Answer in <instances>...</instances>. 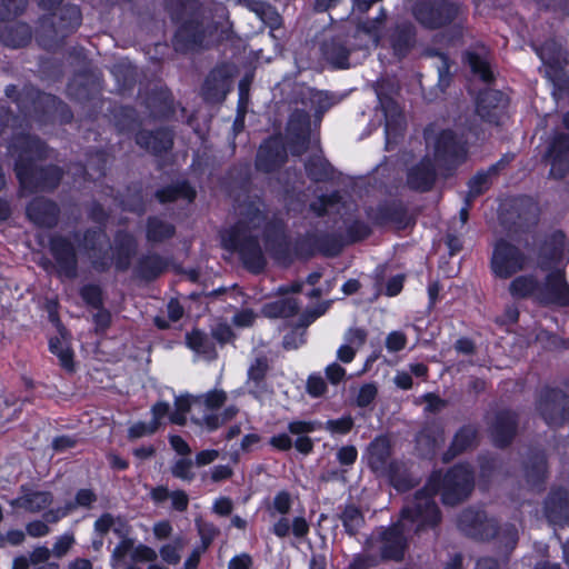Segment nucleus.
<instances>
[{
    "mask_svg": "<svg viewBox=\"0 0 569 569\" xmlns=\"http://www.w3.org/2000/svg\"><path fill=\"white\" fill-rule=\"evenodd\" d=\"M517 420L511 411H500L491 422L490 432L496 446L505 447L516 435Z\"/></svg>",
    "mask_w": 569,
    "mask_h": 569,
    "instance_id": "5701e85b",
    "label": "nucleus"
},
{
    "mask_svg": "<svg viewBox=\"0 0 569 569\" xmlns=\"http://www.w3.org/2000/svg\"><path fill=\"white\" fill-rule=\"evenodd\" d=\"M478 441V429L472 425L463 426L455 435L448 452L445 455V460L448 461L455 456L463 452L476 446Z\"/></svg>",
    "mask_w": 569,
    "mask_h": 569,
    "instance_id": "c85d7f7f",
    "label": "nucleus"
},
{
    "mask_svg": "<svg viewBox=\"0 0 569 569\" xmlns=\"http://www.w3.org/2000/svg\"><path fill=\"white\" fill-rule=\"evenodd\" d=\"M171 473L174 478L183 481H192L194 479L193 462L189 458H181L171 466Z\"/></svg>",
    "mask_w": 569,
    "mask_h": 569,
    "instance_id": "5fc2aeb1",
    "label": "nucleus"
},
{
    "mask_svg": "<svg viewBox=\"0 0 569 569\" xmlns=\"http://www.w3.org/2000/svg\"><path fill=\"white\" fill-rule=\"evenodd\" d=\"M339 517L346 532L350 536H355L365 523L361 510L355 505L345 506Z\"/></svg>",
    "mask_w": 569,
    "mask_h": 569,
    "instance_id": "c03bdc74",
    "label": "nucleus"
},
{
    "mask_svg": "<svg viewBox=\"0 0 569 569\" xmlns=\"http://www.w3.org/2000/svg\"><path fill=\"white\" fill-rule=\"evenodd\" d=\"M168 268L167 260L157 254L148 253L139 258L136 266V274L143 280H154Z\"/></svg>",
    "mask_w": 569,
    "mask_h": 569,
    "instance_id": "bb28decb",
    "label": "nucleus"
},
{
    "mask_svg": "<svg viewBox=\"0 0 569 569\" xmlns=\"http://www.w3.org/2000/svg\"><path fill=\"white\" fill-rule=\"evenodd\" d=\"M436 181V168L431 159L426 157L412 167L407 176L408 186L418 191H428Z\"/></svg>",
    "mask_w": 569,
    "mask_h": 569,
    "instance_id": "b1692460",
    "label": "nucleus"
},
{
    "mask_svg": "<svg viewBox=\"0 0 569 569\" xmlns=\"http://www.w3.org/2000/svg\"><path fill=\"white\" fill-rule=\"evenodd\" d=\"M353 427V419L350 416L341 417L339 419L328 420L326 422V430L331 433L346 435Z\"/></svg>",
    "mask_w": 569,
    "mask_h": 569,
    "instance_id": "680f3d73",
    "label": "nucleus"
},
{
    "mask_svg": "<svg viewBox=\"0 0 569 569\" xmlns=\"http://www.w3.org/2000/svg\"><path fill=\"white\" fill-rule=\"evenodd\" d=\"M459 529L467 536L485 540L496 538L506 552L513 550L518 542V530L515 525L498 528L493 519H488L479 509H466L458 518Z\"/></svg>",
    "mask_w": 569,
    "mask_h": 569,
    "instance_id": "39448f33",
    "label": "nucleus"
},
{
    "mask_svg": "<svg viewBox=\"0 0 569 569\" xmlns=\"http://www.w3.org/2000/svg\"><path fill=\"white\" fill-rule=\"evenodd\" d=\"M227 400V393L223 390H211L204 395L196 397V405L199 409L202 407L212 412L213 410L222 407Z\"/></svg>",
    "mask_w": 569,
    "mask_h": 569,
    "instance_id": "8fccbe9b",
    "label": "nucleus"
},
{
    "mask_svg": "<svg viewBox=\"0 0 569 569\" xmlns=\"http://www.w3.org/2000/svg\"><path fill=\"white\" fill-rule=\"evenodd\" d=\"M416 43V27L411 22L403 21L388 29L380 47L390 49L396 58L402 59L411 52Z\"/></svg>",
    "mask_w": 569,
    "mask_h": 569,
    "instance_id": "4468645a",
    "label": "nucleus"
},
{
    "mask_svg": "<svg viewBox=\"0 0 569 569\" xmlns=\"http://www.w3.org/2000/svg\"><path fill=\"white\" fill-rule=\"evenodd\" d=\"M157 198L160 202H170L176 199H186L191 202L196 197V191L190 184L186 181L178 182L176 184L169 186L162 190L157 192Z\"/></svg>",
    "mask_w": 569,
    "mask_h": 569,
    "instance_id": "4c0bfd02",
    "label": "nucleus"
},
{
    "mask_svg": "<svg viewBox=\"0 0 569 569\" xmlns=\"http://www.w3.org/2000/svg\"><path fill=\"white\" fill-rule=\"evenodd\" d=\"M269 371L270 363L266 356L254 358L248 368L246 388L248 392L257 399H261L272 392L267 381Z\"/></svg>",
    "mask_w": 569,
    "mask_h": 569,
    "instance_id": "f3484780",
    "label": "nucleus"
},
{
    "mask_svg": "<svg viewBox=\"0 0 569 569\" xmlns=\"http://www.w3.org/2000/svg\"><path fill=\"white\" fill-rule=\"evenodd\" d=\"M287 160V150L278 138L266 140L259 148L256 168L262 172H272L279 169Z\"/></svg>",
    "mask_w": 569,
    "mask_h": 569,
    "instance_id": "a211bd4d",
    "label": "nucleus"
},
{
    "mask_svg": "<svg viewBox=\"0 0 569 569\" xmlns=\"http://www.w3.org/2000/svg\"><path fill=\"white\" fill-rule=\"evenodd\" d=\"M347 234L351 241L362 240L370 234V228L366 222L356 220L348 226Z\"/></svg>",
    "mask_w": 569,
    "mask_h": 569,
    "instance_id": "69168bd1",
    "label": "nucleus"
},
{
    "mask_svg": "<svg viewBox=\"0 0 569 569\" xmlns=\"http://www.w3.org/2000/svg\"><path fill=\"white\" fill-rule=\"evenodd\" d=\"M186 345L198 355L207 358L216 357V348L212 339L199 329H193L186 335Z\"/></svg>",
    "mask_w": 569,
    "mask_h": 569,
    "instance_id": "72a5a7b5",
    "label": "nucleus"
},
{
    "mask_svg": "<svg viewBox=\"0 0 569 569\" xmlns=\"http://www.w3.org/2000/svg\"><path fill=\"white\" fill-rule=\"evenodd\" d=\"M49 251L54 260L52 268L60 279L72 280L78 277L77 250L69 238L52 236L49 240Z\"/></svg>",
    "mask_w": 569,
    "mask_h": 569,
    "instance_id": "9b49d317",
    "label": "nucleus"
},
{
    "mask_svg": "<svg viewBox=\"0 0 569 569\" xmlns=\"http://www.w3.org/2000/svg\"><path fill=\"white\" fill-rule=\"evenodd\" d=\"M307 176L316 182H327L335 178L332 166L321 156H313L305 164Z\"/></svg>",
    "mask_w": 569,
    "mask_h": 569,
    "instance_id": "473e14b6",
    "label": "nucleus"
},
{
    "mask_svg": "<svg viewBox=\"0 0 569 569\" xmlns=\"http://www.w3.org/2000/svg\"><path fill=\"white\" fill-rule=\"evenodd\" d=\"M211 335L220 343L230 342L234 338L231 327L226 322L216 323L211 329Z\"/></svg>",
    "mask_w": 569,
    "mask_h": 569,
    "instance_id": "774afa93",
    "label": "nucleus"
},
{
    "mask_svg": "<svg viewBox=\"0 0 569 569\" xmlns=\"http://www.w3.org/2000/svg\"><path fill=\"white\" fill-rule=\"evenodd\" d=\"M550 173L556 178H563L569 172V134L557 132L548 148Z\"/></svg>",
    "mask_w": 569,
    "mask_h": 569,
    "instance_id": "6ab92c4d",
    "label": "nucleus"
},
{
    "mask_svg": "<svg viewBox=\"0 0 569 569\" xmlns=\"http://www.w3.org/2000/svg\"><path fill=\"white\" fill-rule=\"evenodd\" d=\"M51 556V550L48 547H36L28 557L16 558L12 562V569H31V567L49 562Z\"/></svg>",
    "mask_w": 569,
    "mask_h": 569,
    "instance_id": "ea45409f",
    "label": "nucleus"
},
{
    "mask_svg": "<svg viewBox=\"0 0 569 569\" xmlns=\"http://www.w3.org/2000/svg\"><path fill=\"white\" fill-rule=\"evenodd\" d=\"M309 530L310 526L305 517H295L290 522L287 517L282 516L271 528L272 533L281 539L288 537L290 531L296 538L302 539L308 536Z\"/></svg>",
    "mask_w": 569,
    "mask_h": 569,
    "instance_id": "cd10ccee",
    "label": "nucleus"
},
{
    "mask_svg": "<svg viewBox=\"0 0 569 569\" xmlns=\"http://www.w3.org/2000/svg\"><path fill=\"white\" fill-rule=\"evenodd\" d=\"M537 409L547 425L558 427L569 419V398L558 389L541 390Z\"/></svg>",
    "mask_w": 569,
    "mask_h": 569,
    "instance_id": "ddd939ff",
    "label": "nucleus"
},
{
    "mask_svg": "<svg viewBox=\"0 0 569 569\" xmlns=\"http://www.w3.org/2000/svg\"><path fill=\"white\" fill-rule=\"evenodd\" d=\"M411 13L423 28L436 30L456 21L460 22L463 9L449 0H420L413 4Z\"/></svg>",
    "mask_w": 569,
    "mask_h": 569,
    "instance_id": "0eeeda50",
    "label": "nucleus"
},
{
    "mask_svg": "<svg viewBox=\"0 0 569 569\" xmlns=\"http://www.w3.org/2000/svg\"><path fill=\"white\" fill-rule=\"evenodd\" d=\"M238 412L234 406H230L222 413H213L204 411L203 415L197 417L192 413V420L200 426H206L209 430H216L227 421L231 420Z\"/></svg>",
    "mask_w": 569,
    "mask_h": 569,
    "instance_id": "58836bf2",
    "label": "nucleus"
},
{
    "mask_svg": "<svg viewBox=\"0 0 569 569\" xmlns=\"http://www.w3.org/2000/svg\"><path fill=\"white\" fill-rule=\"evenodd\" d=\"M237 222L222 236L227 249L239 254L246 269L260 273L267 260L260 243L277 260L286 262L289 257V243L284 233V223L271 213L260 198L250 199L237 208Z\"/></svg>",
    "mask_w": 569,
    "mask_h": 569,
    "instance_id": "f03ea898",
    "label": "nucleus"
},
{
    "mask_svg": "<svg viewBox=\"0 0 569 569\" xmlns=\"http://www.w3.org/2000/svg\"><path fill=\"white\" fill-rule=\"evenodd\" d=\"M174 234V227L159 218H150L147 224V239L150 242H162Z\"/></svg>",
    "mask_w": 569,
    "mask_h": 569,
    "instance_id": "79ce46f5",
    "label": "nucleus"
},
{
    "mask_svg": "<svg viewBox=\"0 0 569 569\" xmlns=\"http://www.w3.org/2000/svg\"><path fill=\"white\" fill-rule=\"evenodd\" d=\"M137 143L146 150L159 154L168 151L173 143L172 132L168 129L157 131H140L136 138Z\"/></svg>",
    "mask_w": 569,
    "mask_h": 569,
    "instance_id": "393cba45",
    "label": "nucleus"
},
{
    "mask_svg": "<svg viewBox=\"0 0 569 569\" xmlns=\"http://www.w3.org/2000/svg\"><path fill=\"white\" fill-rule=\"evenodd\" d=\"M545 515L550 523L569 522V495L562 489L552 490L545 502Z\"/></svg>",
    "mask_w": 569,
    "mask_h": 569,
    "instance_id": "412c9836",
    "label": "nucleus"
},
{
    "mask_svg": "<svg viewBox=\"0 0 569 569\" xmlns=\"http://www.w3.org/2000/svg\"><path fill=\"white\" fill-rule=\"evenodd\" d=\"M537 301L542 305H569V287L561 271L548 274L543 286L539 284Z\"/></svg>",
    "mask_w": 569,
    "mask_h": 569,
    "instance_id": "dca6fc26",
    "label": "nucleus"
},
{
    "mask_svg": "<svg viewBox=\"0 0 569 569\" xmlns=\"http://www.w3.org/2000/svg\"><path fill=\"white\" fill-rule=\"evenodd\" d=\"M382 108L386 114V128L387 131L391 126H399L402 121V114L399 106L393 100H388L382 103Z\"/></svg>",
    "mask_w": 569,
    "mask_h": 569,
    "instance_id": "bf43d9fd",
    "label": "nucleus"
},
{
    "mask_svg": "<svg viewBox=\"0 0 569 569\" xmlns=\"http://www.w3.org/2000/svg\"><path fill=\"white\" fill-rule=\"evenodd\" d=\"M227 93L226 79L218 71H212L204 80L202 96L209 102H218L224 99Z\"/></svg>",
    "mask_w": 569,
    "mask_h": 569,
    "instance_id": "c9c22d12",
    "label": "nucleus"
},
{
    "mask_svg": "<svg viewBox=\"0 0 569 569\" xmlns=\"http://www.w3.org/2000/svg\"><path fill=\"white\" fill-rule=\"evenodd\" d=\"M533 49L542 62L551 67L559 66L565 59L562 47L555 40L546 41L539 47L535 46Z\"/></svg>",
    "mask_w": 569,
    "mask_h": 569,
    "instance_id": "37998d69",
    "label": "nucleus"
},
{
    "mask_svg": "<svg viewBox=\"0 0 569 569\" xmlns=\"http://www.w3.org/2000/svg\"><path fill=\"white\" fill-rule=\"evenodd\" d=\"M83 248L92 268L98 272H104L114 264L118 271H127L131 258L137 251V241L128 232L119 231L109 243V238L101 229L87 230L83 236Z\"/></svg>",
    "mask_w": 569,
    "mask_h": 569,
    "instance_id": "20e7f679",
    "label": "nucleus"
},
{
    "mask_svg": "<svg viewBox=\"0 0 569 569\" xmlns=\"http://www.w3.org/2000/svg\"><path fill=\"white\" fill-rule=\"evenodd\" d=\"M367 455L370 469L379 476L389 477L398 490H407L412 486L397 478V465L391 459V445L387 437L375 438L368 446Z\"/></svg>",
    "mask_w": 569,
    "mask_h": 569,
    "instance_id": "9d476101",
    "label": "nucleus"
},
{
    "mask_svg": "<svg viewBox=\"0 0 569 569\" xmlns=\"http://www.w3.org/2000/svg\"><path fill=\"white\" fill-rule=\"evenodd\" d=\"M158 430L157 422H142L139 421L129 428V437L131 439H138L144 436L154 433Z\"/></svg>",
    "mask_w": 569,
    "mask_h": 569,
    "instance_id": "e2e57ef3",
    "label": "nucleus"
},
{
    "mask_svg": "<svg viewBox=\"0 0 569 569\" xmlns=\"http://www.w3.org/2000/svg\"><path fill=\"white\" fill-rule=\"evenodd\" d=\"M173 100L169 92L160 91L159 98H151L148 100L147 106L151 109L154 117H168L173 112Z\"/></svg>",
    "mask_w": 569,
    "mask_h": 569,
    "instance_id": "de8ad7c7",
    "label": "nucleus"
},
{
    "mask_svg": "<svg viewBox=\"0 0 569 569\" xmlns=\"http://www.w3.org/2000/svg\"><path fill=\"white\" fill-rule=\"evenodd\" d=\"M184 548L182 538H176L171 543H167L160 548V556L163 561L169 565H178L180 562V552Z\"/></svg>",
    "mask_w": 569,
    "mask_h": 569,
    "instance_id": "3c124183",
    "label": "nucleus"
},
{
    "mask_svg": "<svg viewBox=\"0 0 569 569\" xmlns=\"http://www.w3.org/2000/svg\"><path fill=\"white\" fill-rule=\"evenodd\" d=\"M74 545V535L72 532H66L56 538L52 549H50L51 555L57 559H61L70 552Z\"/></svg>",
    "mask_w": 569,
    "mask_h": 569,
    "instance_id": "603ef678",
    "label": "nucleus"
},
{
    "mask_svg": "<svg viewBox=\"0 0 569 569\" xmlns=\"http://www.w3.org/2000/svg\"><path fill=\"white\" fill-rule=\"evenodd\" d=\"M321 53L332 67L345 69L349 67L350 49L341 37H333L325 40L321 44Z\"/></svg>",
    "mask_w": 569,
    "mask_h": 569,
    "instance_id": "a878e982",
    "label": "nucleus"
},
{
    "mask_svg": "<svg viewBox=\"0 0 569 569\" xmlns=\"http://www.w3.org/2000/svg\"><path fill=\"white\" fill-rule=\"evenodd\" d=\"M216 30L211 22L192 19L184 22L176 32L173 46L177 51H192L204 48L209 44L210 38Z\"/></svg>",
    "mask_w": 569,
    "mask_h": 569,
    "instance_id": "f8f14e48",
    "label": "nucleus"
},
{
    "mask_svg": "<svg viewBox=\"0 0 569 569\" xmlns=\"http://www.w3.org/2000/svg\"><path fill=\"white\" fill-rule=\"evenodd\" d=\"M28 0H0V21L18 16L27 6Z\"/></svg>",
    "mask_w": 569,
    "mask_h": 569,
    "instance_id": "6e6d98bb",
    "label": "nucleus"
},
{
    "mask_svg": "<svg viewBox=\"0 0 569 569\" xmlns=\"http://www.w3.org/2000/svg\"><path fill=\"white\" fill-rule=\"evenodd\" d=\"M427 149L432 152L435 162L440 167L453 168L467 158V144L451 129L429 124L423 132Z\"/></svg>",
    "mask_w": 569,
    "mask_h": 569,
    "instance_id": "423d86ee",
    "label": "nucleus"
},
{
    "mask_svg": "<svg viewBox=\"0 0 569 569\" xmlns=\"http://www.w3.org/2000/svg\"><path fill=\"white\" fill-rule=\"evenodd\" d=\"M341 196L338 191L328 196H321L310 204V209L318 217L325 216L328 212V207L340 202Z\"/></svg>",
    "mask_w": 569,
    "mask_h": 569,
    "instance_id": "4d7b16f0",
    "label": "nucleus"
},
{
    "mask_svg": "<svg viewBox=\"0 0 569 569\" xmlns=\"http://www.w3.org/2000/svg\"><path fill=\"white\" fill-rule=\"evenodd\" d=\"M377 387L373 383L361 386L357 396V405L361 408L368 407L377 397Z\"/></svg>",
    "mask_w": 569,
    "mask_h": 569,
    "instance_id": "0e129e2a",
    "label": "nucleus"
},
{
    "mask_svg": "<svg viewBox=\"0 0 569 569\" xmlns=\"http://www.w3.org/2000/svg\"><path fill=\"white\" fill-rule=\"evenodd\" d=\"M50 351L56 355L60 365L69 371L73 370V353L71 349L59 338H52L49 341Z\"/></svg>",
    "mask_w": 569,
    "mask_h": 569,
    "instance_id": "09e8293b",
    "label": "nucleus"
},
{
    "mask_svg": "<svg viewBox=\"0 0 569 569\" xmlns=\"http://www.w3.org/2000/svg\"><path fill=\"white\" fill-rule=\"evenodd\" d=\"M81 298L86 303L93 308H100L102 305L101 289L96 284H86L80 290Z\"/></svg>",
    "mask_w": 569,
    "mask_h": 569,
    "instance_id": "052dcab7",
    "label": "nucleus"
},
{
    "mask_svg": "<svg viewBox=\"0 0 569 569\" xmlns=\"http://www.w3.org/2000/svg\"><path fill=\"white\" fill-rule=\"evenodd\" d=\"M407 336L402 331H391L386 338V348L389 352H398L406 348Z\"/></svg>",
    "mask_w": 569,
    "mask_h": 569,
    "instance_id": "338daca9",
    "label": "nucleus"
},
{
    "mask_svg": "<svg viewBox=\"0 0 569 569\" xmlns=\"http://www.w3.org/2000/svg\"><path fill=\"white\" fill-rule=\"evenodd\" d=\"M503 166L505 161L500 160L497 163L490 166L487 171L478 172L473 178H471L468 183L469 191L467 197L475 200L477 197L488 190L490 186V177L496 176Z\"/></svg>",
    "mask_w": 569,
    "mask_h": 569,
    "instance_id": "f704fd0d",
    "label": "nucleus"
},
{
    "mask_svg": "<svg viewBox=\"0 0 569 569\" xmlns=\"http://www.w3.org/2000/svg\"><path fill=\"white\" fill-rule=\"evenodd\" d=\"M10 152L17 158L14 169L23 190H49L59 184L62 173L58 167L38 169L34 164L36 160L48 157V149L40 139L29 134L17 137Z\"/></svg>",
    "mask_w": 569,
    "mask_h": 569,
    "instance_id": "7ed1b4c3",
    "label": "nucleus"
},
{
    "mask_svg": "<svg viewBox=\"0 0 569 569\" xmlns=\"http://www.w3.org/2000/svg\"><path fill=\"white\" fill-rule=\"evenodd\" d=\"M387 20V13L383 8L380 9L379 14L375 19H369L359 24V31L366 33L375 43V46H381L383 37L381 30Z\"/></svg>",
    "mask_w": 569,
    "mask_h": 569,
    "instance_id": "a18cd8bd",
    "label": "nucleus"
},
{
    "mask_svg": "<svg viewBox=\"0 0 569 569\" xmlns=\"http://www.w3.org/2000/svg\"><path fill=\"white\" fill-rule=\"evenodd\" d=\"M440 482V475H432L423 489L417 491L405 505L397 523L380 528L370 536L367 540L368 550L379 552L382 560H402L408 547V536L433 528L441 520L440 510L433 500L435 495L441 489L445 505L459 503L473 489V472L469 466L458 465L446 473L441 487Z\"/></svg>",
    "mask_w": 569,
    "mask_h": 569,
    "instance_id": "f257e3e1",
    "label": "nucleus"
},
{
    "mask_svg": "<svg viewBox=\"0 0 569 569\" xmlns=\"http://www.w3.org/2000/svg\"><path fill=\"white\" fill-rule=\"evenodd\" d=\"M528 263L525 252L507 239L496 241L492 250L490 267L493 274L501 279H508L522 271Z\"/></svg>",
    "mask_w": 569,
    "mask_h": 569,
    "instance_id": "1a4fd4ad",
    "label": "nucleus"
},
{
    "mask_svg": "<svg viewBox=\"0 0 569 569\" xmlns=\"http://www.w3.org/2000/svg\"><path fill=\"white\" fill-rule=\"evenodd\" d=\"M27 216L38 227L52 228L58 222L59 208L48 199L36 198L27 207Z\"/></svg>",
    "mask_w": 569,
    "mask_h": 569,
    "instance_id": "aec40b11",
    "label": "nucleus"
},
{
    "mask_svg": "<svg viewBox=\"0 0 569 569\" xmlns=\"http://www.w3.org/2000/svg\"><path fill=\"white\" fill-rule=\"evenodd\" d=\"M292 507V498L290 492L286 490H281L276 493L273 500L269 507L270 513L273 516L279 513L281 516H286L289 513Z\"/></svg>",
    "mask_w": 569,
    "mask_h": 569,
    "instance_id": "864d4df0",
    "label": "nucleus"
},
{
    "mask_svg": "<svg viewBox=\"0 0 569 569\" xmlns=\"http://www.w3.org/2000/svg\"><path fill=\"white\" fill-rule=\"evenodd\" d=\"M300 310V305L296 298L286 297L263 305L261 313L270 319L290 318Z\"/></svg>",
    "mask_w": 569,
    "mask_h": 569,
    "instance_id": "c756f323",
    "label": "nucleus"
},
{
    "mask_svg": "<svg viewBox=\"0 0 569 569\" xmlns=\"http://www.w3.org/2000/svg\"><path fill=\"white\" fill-rule=\"evenodd\" d=\"M22 495L10 501L11 507L20 508L31 513L47 509L53 502L50 491L29 490L21 487Z\"/></svg>",
    "mask_w": 569,
    "mask_h": 569,
    "instance_id": "4be33fe9",
    "label": "nucleus"
},
{
    "mask_svg": "<svg viewBox=\"0 0 569 569\" xmlns=\"http://www.w3.org/2000/svg\"><path fill=\"white\" fill-rule=\"evenodd\" d=\"M306 390L309 396L319 398L327 392V383L320 373H312L307 379Z\"/></svg>",
    "mask_w": 569,
    "mask_h": 569,
    "instance_id": "13d9d810",
    "label": "nucleus"
},
{
    "mask_svg": "<svg viewBox=\"0 0 569 569\" xmlns=\"http://www.w3.org/2000/svg\"><path fill=\"white\" fill-rule=\"evenodd\" d=\"M526 479L527 482L533 487L543 482L547 472V462L545 455L535 453L529 462L526 465Z\"/></svg>",
    "mask_w": 569,
    "mask_h": 569,
    "instance_id": "a19ab883",
    "label": "nucleus"
},
{
    "mask_svg": "<svg viewBox=\"0 0 569 569\" xmlns=\"http://www.w3.org/2000/svg\"><path fill=\"white\" fill-rule=\"evenodd\" d=\"M466 57L471 71L482 81L490 82L493 79L488 51L485 47H481L479 50L468 51Z\"/></svg>",
    "mask_w": 569,
    "mask_h": 569,
    "instance_id": "2f4dec72",
    "label": "nucleus"
},
{
    "mask_svg": "<svg viewBox=\"0 0 569 569\" xmlns=\"http://www.w3.org/2000/svg\"><path fill=\"white\" fill-rule=\"evenodd\" d=\"M81 12L77 6L68 4L50 17L40 20L37 39L44 48H51L54 42L73 32L81 23Z\"/></svg>",
    "mask_w": 569,
    "mask_h": 569,
    "instance_id": "6e6552de",
    "label": "nucleus"
},
{
    "mask_svg": "<svg viewBox=\"0 0 569 569\" xmlns=\"http://www.w3.org/2000/svg\"><path fill=\"white\" fill-rule=\"evenodd\" d=\"M539 291V282L533 276H518L509 284V292L515 299L535 297Z\"/></svg>",
    "mask_w": 569,
    "mask_h": 569,
    "instance_id": "e433bc0d",
    "label": "nucleus"
},
{
    "mask_svg": "<svg viewBox=\"0 0 569 569\" xmlns=\"http://www.w3.org/2000/svg\"><path fill=\"white\" fill-rule=\"evenodd\" d=\"M508 98L499 90L487 89L477 98V116L489 124L498 126L506 117Z\"/></svg>",
    "mask_w": 569,
    "mask_h": 569,
    "instance_id": "2eb2a0df",
    "label": "nucleus"
},
{
    "mask_svg": "<svg viewBox=\"0 0 569 569\" xmlns=\"http://www.w3.org/2000/svg\"><path fill=\"white\" fill-rule=\"evenodd\" d=\"M31 29L26 23H13L0 29V41L10 48H20L31 40Z\"/></svg>",
    "mask_w": 569,
    "mask_h": 569,
    "instance_id": "7c9ffc66",
    "label": "nucleus"
},
{
    "mask_svg": "<svg viewBox=\"0 0 569 569\" xmlns=\"http://www.w3.org/2000/svg\"><path fill=\"white\" fill-rule=\"evenodd\" d=\"M252 10L271 29H278L282 23V18L278 13L277 9L267 2H256Z\"/></svg>",
    "mask_w": 569,
    "mask_h": 569,
    "instance_id": "49530a36",
    "label": "nucleus"
}]
</instances>
